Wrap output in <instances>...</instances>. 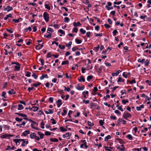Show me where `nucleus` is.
<instances>
[{
	"label": "nucleus",
	"instance_id": "f257e3e1",
	"mask_svg": "<svg viewBox=\"0 0 151 151\" xmlns=\"http://www.w3.org/2000/svg\"><path fill=\"white\" fill-rule=\"evenodd\" d=\"M13 141L15 142L16 144H17L18 142L19 143V141H22L23 143L22 144V146H25V141L24 139H13Z\"/></svg>",
	"mask_w": 151,
	"mask_h": 151
},
{
	"label": "nucleus",
	"instance_id": "f03ea898",
	"mask_svg": "<svg viewBox=\"0 0 151 151\" xmlns=\"http://www.w3.org/2000/svg\"><path fill=\"white\" fill-rule=\"evenodd\" d=\"M43 16L46 22H48L49 21V17L48 14L46 12L44 13Z\"/></svg>",
	"mask_w": 151,
	"mask_h": 151
},
{
	"label": "nucleus",
	"instance_id": "7ed1b4c3",
	"mask_svg": "<svg viewBox=\"0 0 151 151\" xmlns=\"http://www.w3.org/2000/svg\"><path fill=\"white\" fill-rule=\"evenodd\" d=\"M123 117L125 119H127V118L131 116V115L128 112L124 113L123 114Z\"/></svg>",
	"mask_w": 151,
	"mask_h": 151
},
{
	"label": "nucleus",
	"instance_id": "20e7f679",
	"mask_svg": "<svg viewBox=\"0 0 151 151\" xmlns=\"http://www.w3.org/2000/svg\"><path fill=\"white\" fill-rule=\"evenodd\" d=\"M13 136V135L9 134H3L0 137L3 138H6L7 137H12Z\"/></svg>",
	"mask_w": 151,
	"mask_h": 151
},
{
	"label": "nucleus",
	"instance_id": "39448f33",
	"mask_svg": "<svg viewBox=\"0 0 151 151\" xmlns=\"http://www.w3.org/2000/svg\"><path fill=\"white\" fill-rule=\"evenodd\" d=\"M62 103L61 99H59L57 101V105L58 107H59L62 104Z\"/></svg>",
	"mask_w": 151,
	"mask_h": 151
},
{
	"label": "nucleus",
	"instance_id": "423d86ee",
	"mask_svg": "<svg viewBox=\"0 0 151 151\" xmlns=\"http://www.w3.org/2000/svg\"><path fill=\"white\" fill-rule=\"evenodd\" d=\"M15 64L17 65L14 66L15 68L17 70H20L19 64L18 63H15Z\"/></svg>",
	"mask_w": 151,
	"mask_h": 151
},
{
	"label": "nucleus",
	"instance_id": "0eeeda50",
	"mask_svg": "<svg viewBox=\"0 0 151 151\" xmlns=\"http://www.w3.org/2000/svg\"><path fill=\"white\" fill-rule=\"evenodd\" d=\"M144 105H142L139 106H138L136 107L137 110V111H140L141 110V109L144 108Z\"/></svg>",
	"mask_w": 151,
	"mask_h": 151
},
{
	"label": "nucleus",
	"instance_id": "6e6552de",
	"mask_svg": "<svg viewBox=\"0 0 151 151\" xmlns=\"http://www.w3.org/2000/svg\"><path fill=\"white\" fill-rule=\"evenodd\" d=\"M81 25L80 22H74L73 23V25L74 26L76 27L78 26H80Z\"/></svg>",
	"mask_w": 151,
	"mask_h": 151
},
{
	"label": "nucleus",
	"instance_id": "1a4fd4ad",
	"mask_svg": "<svg viewBox=\"0 0 151 151\" xmlns=\"http://www.w3.org/2000/svg\"><path fill=\"white\" fill-rule=\"evenodd\" d=\"M8 93L10 94H13L16 93V92L14 89H12L10 91H9Z\"/></svg>",
	"mask_w": 151,
	"mask_h": 151
},
{
	"label": "nucleus",
	"instance_id": "9d476101",
	"mask_svg": "<svg viewBox=\"0 0 151 151\" xmlns=\"http://www.w3.org/2000/svg\"><path fill=\"white\" fill-rule=\"evenodd\" d=\"M30 133V131L29 130H26L23 133V135L24 136H26L28 134H29Z\"/></svg>",
	"mask_w": 151,
	"mask_h": 151
},
{
	"label": "nucleus",
	"instance_id": "9b49d317",
	"mask_svg": "<svg viewBox=\"0 0 151 151\" xmlns=\"http://www.w3.org/2000/svg\"><path fill=\"white\" fill-rule=\"evenodd\" d=\"M78 85V86H77V87L76 88L77 89H78L79 90H82L84 89V86H83L81 87H80V86H79Z\"/></svg>",
	"mask_w": 151,
	"mask_h": 151
},
{
	"label": "nucleus",
	"instance_id": "f8f14e48",
	"mask_svg": "<svg viewBox=\"0 0 151 151\" xmlns=\"http://www.w3.org/2000/svg\"><path fill=\"white\" fill-rule=\"evenodd\" d=\"M36 134L35 133H32L30 135V136L31 139H34L35 138Z\"/></svg>",
	"mask_w": 151,
	"mask_h": 151
},
{
	"label": "nucleus",
	"instance_id": "ddd939ff",
	"mask_svg": "<svg viewBox=\"0 0 151 151\" xmlns=\"http://www.w3.org/2000/svg\"><path fill=\"white\" fill-rule=\"evenodd\" d=\"M7 11L9 12L10 11L13 9V8L12 7L10 6H7Z\"/></svg>",
	"mask_w": 151,
	"mask_h": 151
},
{
	"label": "nucleus",
	"instance_id": "4468645a",
	"mask_svg": "<svg viewBox=\"0 0 151 151\" xmlns=\"http://www.w3.org/2000/svg\"><path fill=\"white\" fill-rule=\"evenodd\" d=\"M38 109V107L36 106H32V110H33L34 111H37Z\"/></svg>",
	"mask_w": 151,
	"mask_h": 151
},
{
	"label": "nucleus",
	"instance_id": "2eb2a0df",
	"mask_svg": "<svg viewBox=\"0 0 151 151\" xmlns=\"http://www.w3.org/2000/svg\"><path fill=\"white\" fill-rule=\"evenodd\" d=\"M32 30V29L30 27H29L27 28H25L24 29V31L25 32H27L28 31V30L30 31Z\"/></svg>",
	"mask_w": 151,
	"mask_h": 151
},
{
	"label": "nucleus",
	"instance_id": "dca6fc26",
	"mask_svg": "<svg viewBox=\"0 0 151 151\" xmlns=\"http://www.w3.org/2000/svg\"><path fill=\"white\" fill-rule=\"evenodd\" d=\"M78 80L80 82H81L82 81L83 82H84L85 81V79L84 78L83 76H81L80 78L79 79H78Z\"/></svg>",
	"mask_w": 151,
	"mask_h": 151
},
{
	"label": "nucleus",
	"instance_id": "f3484780",
	"mask_svg": "<svg viewBox=\"0 0 151 151\" xmlns=\"http://www.w3.org/2000/svg\"><path fill=\"white\" fill-rule=\"evenodd\" d=\"M111 138V137L110 135H108L106 137H105L104 138V141H107L108 139Z\"/></svg>",
	"mask_w": 151,
	"mask_h": 151
},
{
	"label": "nucleus",
	"instance_id": "a211bd4d",
	"mask_svg": "<svg viewBox=\"0 0 151 151\" xmlns=\"http://www.w3.org/2000/svg\"><path fill=\"white\" fill-rule=\"evenodd\" d=\"M50 140L51 141L53 142H58V139L56 138L53 139L52 138H50Z\"/></svg>",
	"mask_w": 151,
	"mask_h": 151
},
{
	"label": "nucleus",
	"instance_id": "6ab92c4d",
	"mask_svg": "<svg viewBox=\"0 0 151 151\" xmlns=\"http://www.w3.org/2000/svg\"><path fill=\"white\" fill-rule=\"evenodd\" d=\"M12 17V15L10 14L8 15H7L4 18V19L5 20H6L9 17Z\"/></svg>",
	"mask_w": 151,
	"mask_h": 151
},
{
	"label": "nucleus",
	"instance_id": "aec40b11",
	"mask_svg": "<svg viewBox=\"0 0 151 151\" xmlns=\"http://www.w3.org/2000/svg\"><path fill=\"white\" fill-rule=\"evenodd\" d=\"M53 32V29H51L50 28H48L47 29V32L48 33H50V32Z\"/></svg>",
	"mask_w": 151,
	"mask_h": 151
},
{
	"label": "nucleus",
	"instance_id": "412c9836",
	"mask_svg": "<svg viewBox=\"0 0 151 151\" xmlns=\"http://www.w3.org/2000/svg\"><path fill=\"white\" fill-rule=\"evenodd\" d=\"M70 21V19L68 17H65L64 18V21L65 22L68 23Z\"/></svg>",
	"mask_w": 151,
	"mask_h": 151
},
{
	"label": "nucleus",
	"instance_id": "4be33fe9",
	"mask_svg": "<svg viewBox=\"0 0 151 151\" xmlns=\"http://www.w3.org/2000/svg\"><path fill=\"white\" fill-rule=\"evenodd\" d=\"M127 137L130 140H132L133 137L131 134H129L127 136Z\"/></svg>",
	"mask_w": 151,
	"mask_h": 151
},
{
	"label": "nucleus",
	"instance_id": "5701e85b",
	"mask_svg": "<svg viewBox=\"0 0 151 151\" xmlns=\"http://www.w3.org/2000/svg\"><path fill=\"white\" fill-rule=\"evenodd\" d=\"M76 42L77 43L79 44L81 43V40H79L77 38H76L75 40Z\"/></svg>",
	"mask_w": 151,
	"mask_h": 151
},
{
	"label": "nucleus",
	"instance_id": "b1692460",
	"mask_svg": "<svg viewBox=\"0 0 151 151\" xmlns=\"http://www.w3.org/2000/svg\"><path fill=\"white\" fill-rule=\"evenodd\" d=\"M18 109L19 110H20L22 109L24 107L22 105V104H19L18 105Z\"/></svg>",
	"mask_w": 151,
	"mask_h": 151
},
{
	"label": "nucleus",
	"instance_id": "393cba45",
	"mask_svg": "<svg viewBox=\"0 0 151 151\" xmlns=\"http://www.w3.org/2000/svg\"><path fill=\"white\" fill-rule=\"evenodd\" d=\"M145 61V59L144 58L142 59V60L140 59H139L138 60V61L139 62L142 63H143Z\"/></svg>",
	"mask_w": 151,
	"mask_h": 151
},
{
	"label": "nucleus",
	"instance_id": "a878e982",
	"mask_svg": "<svg viewBox=\"0 0 151 151\" xmlns=\"http://www.w3.org/2000/svg\"><path fill=\"white\" fill-rule=\"evenodd\" d=\"M118 88V86H115L113 88H111L110 89H112V90L111 91V92L113 93L116 88Z\"/></svg>",
	"mask_w": 151,
	"mask_h": 151
},
{
	"label": "nucleus",
	"instance_id": "bb28decb",
	"mask_svg": "<svg viewBox=\"0 0 151 151\" xmlns=\"http://www.w3.org/2000/svg\"><path fill=\"white\" fill-rule=\"evenodd\" d=\"M124 79H122V78L120 77H119L118 78V82H124Z\"/></svg>",
	"mask_w": 151,
	"mask_h": 151
},
{
	"label": "nucleus",
	"instance_id": "cd10ccee",
	"mask_svg": "<svg viewBox=\"0 0 151 151\" xmlns=\"http://www.w3.org/2000/svg\"><path fill=\"white\" fill-rule=\"evenodd\" d=\"M68 60H66L63 61L62 63V65L68 64Z\"/></svg>",
	"mask_w": 151,
	"mask_h": 151
},
{
	"label": "nucleus",
	"instance_id": "c85d7f7f",
	"mask_svg": "<svg viewBox=\"0 0 151 151\" xmlns=\"http://www.w3.org/2000/svg\"><path fill=\"white\" fill-rule=\"evenodd\" d=\"M60 130L62 132H65L67 131V130L66 129H64L63 127H60Z\"/></svg>",
	"mask_w": 151,
	"mask_h": 151
},
{
	"label": "nucleus",
	"instance_id": "c756f323",
	"mask_svg": "<svg viewBox=\"0 0 151 151\" xmlns=\"http://www.w3.org/2000/svg\"><path fill=\"white\" fill-rule=\"evenodd\" d=\"M80 32L81 33L83 34H84L86 32V31L84 30L83 28H81L80 29Z\"/></svg>",
	"mask_w": 151,
	"mask_h": 151
},
{
	"label": "nucleus",
	"instance_id": "7c9ffc66",
	"mask_svg": "<svg viewBox=\"0 0 151 151\" xmlns=\"http://www.w3.org/2000/svg\"><path fill=\"white\" fill-rule=\"evenodd\" d=\"M116 140H118L119 142L121 144H122L123 142V140L120 138H116Z\"/></svg>",
	"mask_w": 151,
	"mask_h": 151
},
{
	"label": "nucleus",
	"instance_id": "2f4dec72",
	"mask_svg": "<svg viewBox=\"0 0 151 151\" xmlns=\"http://www.w3.org/2000/svg\"><path fill=\"white\" fill-rule=\"evenodd\" d=\"M113 35L114 36H115L116 35L117 33H118V31L116 30H114L112 32Z\"/></svg>",
	"mask_w": 151,
	"mask_h": 151
},
{
	"label": "nucleus",
	"instance_id": "473e14b6",
	"mask_svg": "<svg viewBox=\"0 0 151 151\" xmlns=\"http://www.w3.org/2000/svg\"><path fill=\"white\" fill-rule=\"evenodd\" d=\"M99 48V45L97 47H95L93 48V50H94L95 52H97Z\"/></svg>",
	"mask_w": 151,
	"mask_h": 151
},
{
	"label": "nucleus",
	"instance_id": "72a5a7b5",
	"mask_svg": "<svg viewBox=\"0 0 151 151\" xmlns=\"http://www.w3.org/2000/svg\"><path fill=\"white\" fill-rule=\"evenodd\" d=\"M93 78V76H88L87 77V80L89 81L90 80L92 79Z\"/></svg>",
	"mask_w": 151,
	"mask_h": 151
},
{
	"label": "nucleus",
	"instance_id": "f704fd0d",
	"mask_svg": "<svg viewBox=\"0 0 151 151\" xmlns=\"http://www.w3.org/2000/svg\"><path fill=\"white\" fill-rule=\"evenodd\" d=\"M64 87L65 88L64 91H67L68 92L70 91V89L69 88H67L65 86H64Z\"/></svg>",
	"mask_w": 151,
	"mask_h": 151
},
{
	"label": "nucleus",
	"instance_id": "c9c22d12",
	"mask_svg": "<svg viewBox=\"0 0 151 151\" xmlns=\"http://www.w3.org/2000/svg\"><path fill=\"white\" fill-rule=\"evenodd\" d=\"M105 28L106 29L109 28L111 27V26L107 24H105L104 25Z\"/></svg>",
	"mask_w": 151,
	"mask_h": 151
},
{
	"label": "nucleus",
	"instance_id": "e433bc0d",
	"mask_svg": "<svg viewBox=\"0 0 151 151\" xmlns=\"http://www.w3.org/2000/svg\"><path fill=\"white\" fill-rule=\"evenodd\" d=\"M145 66H148L149 63V62L148 60H147L145 62Z\"/></svg>",
	"mask_w": 151,
	"mask_h": 151
},
{
	"label": "nucleus",
	"instance_id": "4c0bfd02",
	"mask_svg": "<svg viewBox=\"0 0 151 151\" xmlns=\"http://www.w3.org/2000/svg\"><path fill=\"white\" fill-rule=\"evenodd\" d=\"M45 7L46 9H47L48 10H50V6H49L48 5L45 4Z\"/></svg>",
	"mask_w": 151,
	"mask_h": 151
},
{
	"label": "nucleus",
	"instance_id": "58836bf2",
	"mask_svg": "<svg viewBox=\"0 0 151 151\" xmlns=\"http://www.w3.org/2000/svg\"><path fill=\"white\" fill-rule=\"evenodd\" d=\"M15 120L17 121H22V118H19V117H16L15 118Z\"/></svg>",
	"mask_w": 151,
	"mask_h": 151
},
{
	"label": "nucleus",
	"instance_id": "ea45409f",
	"mask_svg": "<svg viewBox=\"0 0 151 151\" xmlns=\"http://www.w3.org/2000/svg\"><path fill=\"white\" fill-rule=\"evenodd\" d=\"M104 122L102 120H100L99 121V123L101 126H102L104 124Z\"/></svg>",
	"mask_w": 151,
	"mask_h": 151
},
{
	"label": "nucleus",
	"instance_id": "a19ab883",
	"mask_svg": "<svg viewBox=\"0 0 151 151\" xmlns=\"http://www.w3.org/2000/svg\"><path fill=\"white\" fill-rule=\"evenodd\" d=\"M88 126L90 127H92L94 125L93 124L91 123V122L89 121L88 122Z\"/></svg>",
	"mask_w": 151,
	"mask_h": 151
},
{
	"label": "nucleus",
	"instance_id": "79ce46f5",
	"mask_svg": "<svg viewBox=\"0 0 151 151\" xmlns=\"http://www.w3.org/2000/svg\"><path fill=\"white\" fill-rule=\"evenodd\" d=\"M51 120L52 121V124H54L56 123L57 122L54 119H51Z\"/></svg>",
	"mask_w": 151,
	"mask_h": 151
},
{
	"label": "nucleus",
	"instance_id": "37998d69",
	"mask_svg": "<svg viewBox=\"0 0 151 151\" xmlns=\"http://www.w3.org/2000/svg\"><path fill=\"white\" fill-rule=\"evenodd\" d=\"M63 113H62L61 114L62 116H64L66 114L67 112L66 111L65 109L63 110Z\"/></svg>",
	"mask_w": 151,
	"mask_h": 151
},
{
	"label": "nucleus",
	"instance_id": "c03bdc74",
	"mask_svg": "<svg viewBox=\"0 0 151 151\" xmlns=\"http://www.w3.org/2000/svg\"><path fill=\"white\" fill-rule=\"evenodd\" d=\"M58 32H59L61 34L63 35H64L65 34V33L63 32V30L60 29L58 30Z\"/></svg>",
	"mask_w": 151,
	"mask_h": 151
},
{
	"label": "nucleus",
	"instance_id": "a18cd8bd",
	"mask_svg": "<svg viewBox=\"0 0 151 151\" xmlns=\"http://www.w3.org/2000/svg\"><path fill=\"white\" fill-rule=\"evenodd\" d=\"M39 61L41 63V65H44V60L40 58L39 59Z\"/></svg>",
	"mask_w": 151,
	"mask_h": 151
},
{
	"label": "nucleus",
	"instance_id": "49530a36",
	"mask_svg": "<svg viewBox=\"0 0 151 151\" xmlns=\"http://www.w3.org/2000/svg\"><path fill=\"white\" fill-rule=\"evenodd\" d=\"M51 34H49L48 35H44V37H45V38H50L51 37Z\"/></svg>",
	"mask_w": 151,
	"mask_h": 151
},
{
	"label": "nucleus",
	"instance_id": "de8ad7c7",
	"mask_svg": "<svg viewBox=\"0 0 151 151\" xmlns=\"http://www.w3.org/2000/svg\"><path fill=\"white\" fill-rule=\"evenodd\" d=\"M43 112L41 110H40L38 111L37 114L38 115H41L42 114H43Z\"/></svg>",
	"mask_w": 151,
	"mask_h": 151
},
{
	"label": "nucleus",
	"instance_id": "09e8293b",
	"mask_svg": "<svg viewBox=\"0 0 151 151\" xmlns=\"http://www.w3.org/2000/svg\"><path fill=\"white\" fill-rule=\"evenodd\" d=\"M51 134V132L48 131H46L45 133V134L47 136L50 135Z\"/></svg>",
	"mask_w": 151,
	"mask_h": 151
},
{
	"label": "nucleus",
	"instance_id": "8fccbe9b",
	"mask_svg": "<svg viewBox=\"0 0 151 151\" xmlns=\"http://www.w3.org/2000/svg\"><path fill=\"white\" fill-rule=\"evenodd\" d=\"M72 50L73 51H75L78 50V48L76 47H74L72 48Z\"/></svg>",
	"mask_w": 151,
	"mask_h": 151
},
{
	"label": "nucleus",
	"instance_id": "3c124183",
	"mask_svg": "<svg viewBox=\"0 0 151 151\" xmlns=\"http://www.w3.org/2000/svg\"><path fill=\"white\" fill-rule=\"evenodd\" d=\"M91 33L90 32H88L86 33V36L88 37H89L91 35Z\"/></svg>",
	"mask_w": 151,
	"mask_h": 151
},
{
	"label": "nucleus",
	"instance_id": "603ef678",
	"mask_svg": "<svg viewBox=\"0 0 151 151\" xmlns=\"http://www.w3.org/2000/svg\"><path fill=\"white\" fill-rule=\"evenodd\" d=\"M59 47L61 49H63L65 48V46L64 45H63L62 47L61 45H58Z\"/></svg>",
	"mask_w": 151,
	"mask_h": 151
},
{
	"label": "nucleus",
	"instance_id": "864d4df0",
	"mask_svg": "<svg viewBox=\"0 0 151 151\" xmlns=\"http://www.w3.org/2000/svg\"><path fill=\"white\" fill-rule=\"evenodd\" d=\"M122 105L118 108V109L119 110H120L122 111H124V110L122 108Z\"/></svg>",
	"mask_w": 151,
	"mask_h": 151
},
{
	"label": "nucleus",
	"instance_id": "5fc2aeb1",
	"mask_svg": "<svg viewBox=\"0 0 151 151\" xmlns=\"http://www.w3.org/2000/svg\"><path fill=\"white\" fill-rule=\"evenodd\" d=\"M122 102L123 104H126L128 102V101L127 100H125L124 99H123L122 101Z\"/></svg>",
	"mask_w": 151,
	"mask_h": 151
},
{
	"label": "nucleus",
	"instance_id": "6e6d98bb",
	"mask_svg": "<svg viewBox=\"0 0 151 151\" xmlns=\"http://www.w3.org/2000/svg\"><path fill=\"white\" fill-rule=\"evenodd\" d=\"M34 87H28V90L29 92H30L31 90H32L34 88Z\"/></svg>",
	"mask_w": 151,
	"mask_h": 151
},
{
	"label": "nucleus",
	"instance_id": "4d7b16f0",
	"mask_svg": "<svg viewBox=\"0 0 151 151\" xmlns=\"http://www.w3.org/2000/svg\"><path fill=\"white\" fill-rule=\"evenodd\" d=\"M73 30L74 32L77 33L78 31V29L76 27H74L73 29Z\"/></svg>",
	"mask_w": 151,
	"mask_h": 151
},
{
	"label": "nucleus",
	"instance_id": "13d9d810",
	"mask_svg": "<svg viewBox=\"0 0 151 151\" xmlns=\"http://www.w3.org/2000/svg\"><path fill=\"white\" fill-rule=\"evenodd\" d=\"M31 73L29 72H28L26 74V76L27 77H30V76Z\"/></svg>",
	"mask_w": 151,
	"mask_h": 151
},
{
	"label": "nucleus",
	"instance_id": "bf43d9fd",
	"mask_svg": "<svg viewBox=\"0 0 151 151\" xmlns=\"http://www.w3.org/2000/svg\"><path fill=\"white\" fill-rule=\"evenodd\" d=\"M83 103H84L86 104H88L89 102V101L88 100H83Z\"/></svg>",
	"mask_w": 151,
	"mask_h": 151
},
{
	"label": "nucleus",
	"instance_id": "052dcab7",
	"mask_svg": "<svg viewBox=\"0 0 151 151\" xmlns=\"http://www.w3.org/2000/svg\"><path fill=\"white\" fill-rule=\"evenodd\" d=\"M105 7L106 8H107V9L108 10H109L110 9H113V7H109V6H107V5H106V6H105Z\"/></svg>",
	"mask_w": 151,
	"mask_h": 151
},
{
	"label": "nucleus",
	"instance_id": "680f3d73",
	"mask_svg": "<svg viewBox=\"0 0 151 151\" xmlns=\"http://www.w3.org/2000/svg\"><path fill=\"white\" fill-rule=\"evenodd\" d=\"M6 92L5 91H4L2 92V96H3L5 98H6V97L5 96V95H6Z\"/></svg>",
	"mask_w": 151,
	"mask_h": 151
},
{
	"label": "nucleus",
	"instance_id": "e2e57ef3",
	"mask_svg": "<svg viewBox=\"0 0 151 151\" xmlns=\"http://www.w3.org/2000/svg\"><path fill=\"white\" fill-rule=\"evenodd\" d=\"M32 76L34 77V78L36 79L37 78V76L35 73H33L32 74Z\"/></svg>",
	"mask_w": 151,
	"mask_h": 151
},
{
	"label": "nucleus",
	"instance_id": "0e129e2a",
	"mask_svg": "<svg viewBox=\"0 0 151 151\" xmlns=\"http://www.w3.org/2000/svg\"><path fill=\"white\" fill-rule=\"evenodd\" d=\"M32 40L31 39L29 40V41L26 43L27 45H29V44L32 43Z\"/></svg>",
	"mask_w": 151,
	"mask_h": 151
},
{
	"label": "nucleus",
	"instance_id": "69168bd1",
	"mask_svg": "<svg viewBox=\"0 0 151 151\" xmlns=\"http://www.w3.org/2000/svg\"><path fill=\"white\" fill-rule=\"evenodd\" d=\"M115 113L116 114H119V115H120L121 114V113L118 110H116L114 111Z\"/></svg>",
	"mask_w": 151,
	"mask_h": 151
},
{
	"label": "nucleus",
	"instance_id": "338daca9",
	"mask_svg": "<svg viewBox=\"0 0 151 151\" xmlns=\"http://www.w3.org/2000/svg\"><path fill=\"white\" fill-rule=\"evenodd\" d=\"M72 43L71 42H69L68 44H66V46L67 47H69V46L70 47L71 46V45Z\"/></svg>",
	"mask_w": 151,
	"mask_h": 151
},
{
	"label": "nucleus",
	"instance_id": "774afa93",
	"mask_svg": "<svg viewBox=\"0 0 151 151\" xmlns=\"http://www.w3.org/2000/svg\"><path fill=\"white\" fill-rule=\"evenodd\" d=\"M53 98L52 97H50L49 98V101H50L51 103H52L53 102Z\"/></svg>",
	"mask_w": 151,
	"mask_h": 151
}]
</instances>
